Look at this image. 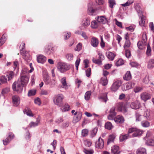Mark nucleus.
Instances as JSON below:
<instances>
[{
	"label": "nucleus",
	"mask_w": 154,
	"mask_h": 154,
	"mask_svg": "<svg viewBox=\"0 0 154 154\" xmlns=\"http://www.w3.org/2000/svg\"><path fill=\"white\" fill-rule=\"evenodd\" d=\"M82 48V44L81 43H79L76 46L75 50L78 51H80Z\"/></svg>",
	"instance_id": "60"
},
{
	"label": "nucleus",
	"mask_w": 154,
	"mask_h": 154,
	"mask_svg": "<svg viewBox=\"0 0 154 154\" xmlns=\"http://www.w3.org/2000/svg\"><path fill=\"white\" fill-rule=\"evenodd\" d=\"M82 117V113L81 112H78L77 116L76 117V122H78L81 119Z\"/></svg>",
	"instance_id": "53"
},
{
	"label": "nucleus",
	"mask_w": 154,
	"mask_h": 154,
	"mask_svg": "<svg viewBox=\"0 0 154 154\" xmlns=\"http://www.w3.org/2000/svg\"><path fill=\"white\" fill-rule=\"evenodd\" d=\"M57 67L61 72H63L68 70L70 68L69 66L64 63L60 62L57 65Z\"/></svg>",
	"instance_id": "1"
},
{
	"label": "nucleus",
	"mask_w": 154,
	"mask_h": 154,
	"mask_svg": "<svg viewBox=\"0 0 154 154\" xmlns=\"http://www.w3.org/2000/svg\"><path fill=\"white\" fill-rule=\"evenodd\" d=\"M61 82L62 84V88L67 89L68 88L69 86L67 84L66 82V77H64L61 79Z\"/></svg>",
	"instance_id": "13"
},
{
	"label": "nucleus",
	"mask_w": 154,
	"mask_h": 154,
	"mask_svg": "<svg viewBox=\"0 0 154 154\" xmlns=\"http://www.w3.org/2000/svg\"><path fill=\"white\" fill-rule=\"evenodd\" d=\"M137 154H147L146 149L143 148L138 149L136 151Z\"/></svg>",
	"instance_id": "28"
},
{
	"label": "nucleus",
	"mask_w": 154,
	"mask_h": 154,
	"mask_svg": "<svg viewBox=\"0 0 154 154\" xmlns=\"http://www.w3.org/2000/svg\"><path fill=\"white\" fill-rule=\"evenodd\" d=\"M143 117V116L141 115L139 113H136V121L142 122L143 120H145Z\"/></svg>",
	"instance_id": "30"
},
{
	"label": "nucleus",
	"mask_w": 154,
	"mask_h": 154,
	"mask_svg": "<svg viewBox=\"0 0 154 154\" xmlns=\"http://www.w3.org/2000/svg\"><path fill=\"white\" fill-rule=\"evenodd\" d=\"M106 55L108 58L111 60H112L116 56L114 54L110 51L106 53Z\"/></svg>",
	"instance_id": "23"
},
{
	"label": "nucleus",
	"mask_w": 154,
	"mask_h": 154,
	"mask_svg": "<svg viewBox=\"0 0 154 154\" xmlns=\"http://www.w3.org/2000/svg\"><path fill=\"white\" fill-rule=\"evenodd\" d=\"M66 57L68 60H71L73 58V55L72 54L69 53L66 54Z\"/></svg>",
	"instance_id": "52"
},
{
	"label": "nucleus",
	"mask_w": 154,
	"mask_h": 154,
	"mask_svg": "<svg viewBox=\"0 0 154 154\" xmlns=\"http://www.w3.org/2000/svg\"><path fill=\"white\" fill-rule=\"evenodd\" d=\"M143 133V131L142 130L137 129L136 128V130L132 134V136L133 137L138 136L141 135Z\"/></svg>",
	"instance_id": "25"
},
{
	"label": "nucleus",
	"mask_w": 154,
	"mask_h": 154,
	"mask_svg": "<svg viewBox=\"0 0 154 154\" xmlns=\"http://www.w3.org/2000/svg\"><path fill=\"white\" fill-rule=\"evenodd\" d=\"M147 120H144L141 122L142 125L143 127H147L150 125V123L149 122L147 121Z\"/></svg>",
	"instance_id": "37"
},
{
	"label": "nucleus",
	"mask_w": 154,
	"mask_h": 154,
	"mask_svg": "<svg viewBox=\"0 0 154 154\" xmlns=\"http://www.w3.org/2000/svg\"><path fill=\"white\" fill-rule=\"evenodd\" d=\"M147 66L149 69H152L154 67V59H151L149 61Z\"/></svg>",
	"instance_id": "29"
},
{
	"label": "nucleus",
	"mask_w": 154,
	"mask_h": 154,
	"mask_svg": "<svg viewBox=\"0 0 154 154\" xmlns=\"http://www.w3.org/2000/svg\"><path fill=\"white\" fill-rule=\"evenodd\" d=\"M92 3H90L88 5V12L89 15H92L95 11L96 9L93 8Z\"/></svg>",
	"instance_id": "16"
},
{
	"label": "nucleus",
	"mask_w": 154,
	"mask_h": 154,
	"mask_svg": "<svg viewBox=\"0 0 154 154\" xmlns=\"http://www.w3.org/2000/svg\"><path fill=\"white\" fill-rule=\"evenodd\" d=\"M125 56L126 57L129 58L131 56V52L129 50L127 49L125 51Z\"/></svg>",
	"instance_id": "63"
},
{
	"label": "nucleus",
	"mask_w": 154,
	"mask_h": 154,
	"mask_svg": "<svg viewBox=\"0 0 154 154\" xmlns=\"http://www.w3.org/2000/svg\"><path fill=\"white\" fill-rule=\"evenodd\" d=\"M23 111L24 114H26L28 116H33V115L32 112L31 110L28 108H26L23 110Z\"/></svg>",
	"instance_id": "27"
},
{
	"label": "nucleus",
	"mask_w": 154,
	"mask_h": 154,
	"mask_svg": "<svg viewBox=\"0 0 154 154\" xmlns=\"http://www.w3.org/2000/svg\"><path fill=\"white\" fill-rule=\"evenodd\" d=\"M84 152L86 154H92L94 153L93 150L92 149L88 150L85 149H84Z\"/></svg>",
	"instance_id": "64"
},
{
	"label": "nucleus",
	"mask_w": 154,
	"mask_h": 154,
	"mask_svg": "<svg viewBox=\"0 0 154 154\" xmlns=\"http://www.w3.org/2000/svg\"><path fill=\"white\" fill-rule=\"evenodd\" d=\"M55 51L52 45H48L46 48V53L48 55H51L54 53Z\"/></svg>",
	"instance_id": "7"
},
{
	"label": "nucleus",
	"mask_w": 154,
	"mask_h": 154,
	"mask_svg": "<svg viewBox=\"0 0 154 154\" xmlns=\"http://www.w3.org/2000/svg\"><path fill=\"white\" fill-rule=\"evenodd\" d=\"M143 90V88L142 87L136 86L134 88V91L136 93L141 91Z\"/></svg>",
	"instance_id": "46"
},
{
	"label": "nucleus",
	"mask_w": 154,
	"mask_h": 154,
	"mask_svg": "<svg viewBox=\"0 0 154 154\" xmlns=\"http://www.w3.org/2000/svg\"><path fill=\"white\" fill-rule=\"evenodd\" d=\"M98 59L100 60H101L102 61V60H104L105 59V57L102 54V53L99 52L98 53Z\"/></svg>",
	"instance_id": "56"
},
{
	"label": "nucleus",
	"mask_w": 154,
	"mask_h": 154,
	"mask_svg": "<svg viewBox=\"0 0 154 154\" xmlns=\"http://www.w3.org/2000/svg\"><path fill=\"white\" fill-rule=\"evenodd\" d=\"M88 130L87 129H83L82 131V135L83 137H85L88 134Z\"/></svg>",
	"instance_id": "50"
},
{
	"label": "nucleus",
	"mask_w": 154,
	"mask_h": 154,
	"mask_svg": "<svg viewBox=\"0 0 154 154\" xmlns=\"http://www.w3.org/2000/svg\"><path fill=\"white\" fill-rule=\"evenodd\" d=\"M151 48L149 44H148L147 45V49L146 52V54L148 56H150L151 55Z\"/></svg>",
	"instance_id": "44"
},
{
	"label": "nucleus",
	"mask_w": 154,
	"mask_h": 154,
	"mask_svg": "<svg viewBox=\"0 0 154 154\" xmlns=\"http://www.w3.org/2000/svg\"><path fill=\"white\" fill-rule=\"evenodd\" d=\"M109 113L116 115V107H113L111 108L109 111Z\"/></svg>",
	"instance_id": "57"
},
{
	"label": "nucleus",
	"mask_w": 154,
	"mask_h": 154,
	"mask_svg": "<svg viewBox=\"0 0 154 154\" xmlns=\"http://www.w3.org/2000/svg\"><path fill=\"white\" fill-rule=\"evenodd\" d=\"M119 147L118 146H114L111 148L112 154H119L120 151L119 150Z\"/></svg>",
	"instance_id": "19"
},
{
	"label": "nucleus",
	"mask_w": 154,
	"mask_h": 154,
	"mask_svg": "<svg viewBox=\"0 0 154 154\" xmlns=\"http://www.w3.org/2000/svg\"><path fill=\"white\" fill-rule=\"evenodd\" d=\"M22 48L20 50V54L22 55L25 56V54H26V56L28 57H29V53L26 52L24 49L25 48V44L23 43L22 45Z\"/></svg>",
	"instance_id": "14"
},
{
	"label": "nucleus",
	"mask_w": 154,
	"mask_h": 154,
	"mask_svg": "<svg viewBox=\"0 0 154 154\" xmlns=\"http://www.w3.org/2000/svg\"><path fill=\"white\" fill-rule=\"evenodd\" d=\"M63 107V111H68L70 109V106L67 103L65 104Z\"/></svg>",
	"instance_id": "58"
},
{
	"label": "nucleus",
	"mask_w": 154,
	"mask_h": 154,
	"mask_svg": "<svg viewBox=\"0 0 154 154\" xmlns=\"http://www.w3.org/2000/svg\"><path fill=\"white\" fill-rule=\"evenodd\" d=\"M140 97L142 100L144 101H146L150 99L151 97L150 94L146 92H144L141 94Z\"/></svg>",
	"instance_id": "8"
},
{
	"label": "nucleus",
	"mask_w": 154,
	"mask_h": 154,
	"mask_svg": "<svg viewBox=\"0 0 154 154\" xmlns=\"http://www.w3.org/2000/svg\"><path fill=\"white\" fill-rule=\"evenodd\" d=\"M109 7L111 8H112L114 5H116L115 2L113 0H109Z\"/></svg>",
	"instance_id": "61"
},
{
	"label": "nucleus",
	"mask_w": 154,
	"mask_h": 154,
	"mask_svg": "<svg viewBox=\"0 0 154 154\" xmlns=\"http://www.w3.org/2000/svg\"><path fill=\"white\" fill-rule=\"evenodd\" d=\"M140 103L137 100L132 103L131 104V107L134 109H137L139 108Z\"/></svg>",
	"instance_id": "20"
},
{
	"label": "nucleus",
	"mask_w": 154,
	"mask_h": 154,
	"mask_svg": "<svg viewBox=\"0 0 154 154\" xmlns=\"http://www.w3.org/2000/svg\"><path fill=\"white\" fill-rule=\"evenodd\" d=\"M122 83V81L120 80H117L113 83L111 86V90L114 91H116L121 85Z\"/></svg>",
	"instance_id": "6"
},
{
	"label": "nucleus",
	"mask_w": 154,
	"mask_h": 154,
	"mask_svg": "<svg viewBox=\"0 0 154 154\" xmlns=\"http://www.w3.org/2000/svg\"><path fill=\"white\" fill-rule=\"evenodd\" d=\"M91 45L94 47H97L99 44V41L97 38L95 37H92L91 40Z\"/></svg>",
	"instance_id": "10"
},
{
	"label": "nucleus",
	"mask_w": 154,
	"mask_h": 154,
	"mask_svg": "<svg viewBox=\"0 0 154 154\" xmlns=\"http://www.w3.org/2000/svg\"><path fill=\"white\" fill-rule=\"evenodd\" d=\"M131 43L130 40L126 41L124 45V48L125 49L128 48L131 46Z\"/></svg>",
	"instance_id": "41"
},
{
	"label": "nucleus",
	"mask_w": 154,
	"mask_h": 154,
	"mask_svg": "<svg viewBox=\"0 0 154 154\" xmlns=\"http://www.w3.org/2000/svg\"><path fill=\"white\" fill-rule=\"evenodd\" d=\"M133 2V1L131 2L130 1L128 0L126 3L122 4H121V5L122 6L124 7L128 6L131 4Z\"/></svg>",
	"instance_id": "54"
},
{
	"label": "nucleus",
	"mask_w": 154,
	"mask_h": 154,
	"mask_svg": "<svg viewBox=\"0 0 154 154\" xmlns=\"http://www.w3.org/2000/svg\"><path fill=\"white\" fill-rule=\"evenodd\" d=\"M6 82L7 78L5 76H2L0 78V85Z\"/></svg>",
	"instance_id": "45"
},
{
	"label": "nucleus",
	"mask_w": 154,
	"mask_h": 154,
	"mask_svg": "<svg viewBox=\"0 0 154 154\" xmlns=\"http://www.w3.org/2000/svg\"><path fill=\"white\" fill-rule=\"evenodd\" d=\"M20 81L14 82L12 85V88L14 91H16L17 93H20L23 89V86Z\"/></svg>",
	"instance_id": "3"
},
{
	"label": "nucleus",
	"mask_w": 154,
	"mask_h": 154,
	"mask_svg": "<svg viewBox=\"0 0 154 154\" xmlns=\"http://www.w3.org/2000/svg\"><path fill=\"white\" fill-rule=\"evenodd\" d=\"M114 121L117 124H122L124 122V119L122 116L118 115L114 119Z\"/></svg>",
	"instance_id": "12"
},
{
	"label": "nucleus",
	"mask_w": 154,
	"mask_h": 154,
	"mask_svg": "<svg viewBox=\"0 0 154 154\" xmlns=\"http://www.w3.org/2000/svg\"><path fill=\"white\" fill-rule=\"evenodd\" d=\"M36 91L35 90H30L29 91L28 93L29 96L34 95L35 94Z\"/></svg>",
	"instance_id": "62"
},
{
	"label": "nucleus",
	"mask_w": 154,
	"mask_h": 154,
	"mask_svg": "<svg viewBox=\"0 0 154 154\" xmlns=\"http://www.w3.org/2000/svg\"><path fill=\"white\" fill-rule=\"evenodd\" d=\"M105 128L109 130H111L113 128V126L110 122H108L105 124Z\"/></svg>",
	"instance_id": "35"
},
{
	"label": "nucleus",
	"mask_w": 154,
	"mask_h": 154,
	"mask_svg": "<svg viewBox=\"0 0 154 154\" xmlns=\"http://www.w3.org/2000/svg\"><path fill=\"white\" fill-rule=\"evenodd\" d=\"M123 78L126 81L130 80L131 78V75L130 71H127L124 75Z\"/></svg>",
	"instance_id": "22"
},
{
	"label": "nucleus",
	"mask_w": 154,
	"mask_h": 154,
	"mask_svg": "<svg viewBox=\"0 0 154 154\" xmlns=\"http://www.w3.org/2000/svg\"><path fill=\"white\" fill-rule=\"evenodd\" d=\"M97 20L99 23L103 24H105L107 22V20L104 16H98L97 17Z\"/></svg>",
	"instance_id": "11"
},
{
	"label": "nucleus",
	"mask_w": 154,
	"mask_h": 154,
	"mask_svg": "<svg viewBox=\"0 0 154 154\" xmlns=\"http://www.w3.org/2000/svg\"><path fill=\"white\" fill-rule=\"evenodd\" d=\"M64 98L63 95L62 94H58L55 96L53 101L56 105L59 106L62 105V101Z\"/></svg>",
	"instance_id": "4"
},
{
	"label": "nucleus",
	"mask_w": 154,
	"mask_h": 154,
	"mask_svg": "<svg viewBox=\"0 0 154 154\" xmlns=\"http://www.w3.org/2000/svg\"><path fill=\"white\" fill-rule=\"evenodd\" d=\"M49 85L51 87H54L57 83L56 81L54 79H51L49 82Z\"/></svg>",
	"instance_id": "43"
},
{
	"label": "nucleus",
	"mask_w": 154,
	"mask_h": 154,
	"mask_svg": "<svg viewBox=\"0 0 154 154\" xmlns=\"http://www.w3.org/2000/svg\"><path fill=\"white\" fill-rule=\"evenodd\" d=\"M135 84L133 82H128L124 85V90L125 91L128 90L130 88H132L134 87Z\"/></svg>",
	"instance_id": "17"
},
{
	"label": "nucleus",
	"mask_w": 154,
	"mask_h": 154,
	"mask_svg": "<svg viewBox=\"0 0 154 154\" xmlns=\"http://www.w3.org/2000/svg\"><path fill=\"white\" fill-rule=\"evenodd\" d=\"M14 75V73L12 71H10L7 75L8 80L11 79Z\"/></svg>",
	"instance_id": "47"
},
{
	"label": "nucleus",
	"mask_w": 154,
	"mask_h": 154,
	"mask_svg": "<svg viewBox=\"0 0 154 154\" xmlns=\"http://www.w3.org/2000/svg\"><path fill=\"white\" fill-rule=\"evenodd\" d=\"M115 137L116 136L114 134H112L110 135L109 136L107 141V143L108 145L112 142H113Z\"/></svg>",
	"instance_id": "31"
},
{
	"label": "nucleus",
	"mask_w": 154,
	"mask_h": 154,
	"mask_svg": "<svg viewBox=\"0 0 154 154\" xmlns=\"http://www.w3.org/2000/svg\"><path fill=\"white\" fill-rule=\"evenodd\" d=\"M98 98L101 101L104 102L105 103H106L108 100L106 94H105L103 96L99 97Z\"/></svg>",
	"instance_id": "34"
},
{
	"label": "nucleus",
	"mask_w": 154,
	"mask_h": 154,
	"mask_svg": "<svg viewBox=\"0 0 154 154\" xmlns=\"http://www.w3.org/2000/svg\"><path fill=\"white\" fill-rule=\"evenodd\" d=\"M91 92L90 91H88L85 94V98L86 100H88L90 98L91 95Z\"/></svg>",
	"instance_id": "48"
},
{
	"label": "nucleus",
	"mask_w": 154,
	"mask_h": 154,
	"mask_svg": "<svg viewBox=\"0 0 154 154\" xmlns=\"http://www.w3.org/2000/svg\"><path fill=\"white\" fill-rule=\"evenodd\" d=\"M97 131V127L93 129L91 131L90 137L91 138L94 137L96 135Z\"/></svg>",
	"instance_id": "32"
},
{
	"label": "nucleus",
	"mask_w": 154,
	"mask_h": 154,
	"mask_svg": "<svg viewBox=\"0 0 154 154\" xmlns=\"http://www.w3.org/2000/svg\"><path fill=\"white\" fill-rule=\"evenodd\" d=\"M137 45L138 48L142 50L145 48V45L142 41H139Z\"/></svg>",
	"instance_id": "38"
},
{
	"label": "nucleus",
	"mask_w": 154,
	"mask_h": 154,
	"mask_svg": "<svg viewBox=\"0 0 154 154\" xmlns=\"http://www.w3.org/2000/svg\"><path fill=\"white\" fill-rule=\"evenodd\" d=\"M43 79L46 85H48L49 84V82L51 79L47 73H46L43 75Z\"/></svg>",
	"instance_id": "21"
},
{
	"label": "nucleus",
	"mask_w": 154,
	"mask_h": 154,
	"mask_svg": "<svg viewBox=\"0 0 154 154\" xmlns=\"http://www.w3.org/2000/svg\"><path fill=\"white\" fill-rule=\"evenodd\" d=\"M12 99L13 104L15 106H17L20 103V99L19 97L17 95H14L12 97Z\"/></svg>",
	"instance_id": "9"
},
{
	"label": "nucleus",
	"mask_w": 154,
	"mask_h": 154,
	"mask_svg": "<svg viewBox=\"0 0 154 154\" xmlns=\"http://www.w3.org/2000/svg\"><path fill=\"white\" fill-rule=\"evenodd\" d=\"M46 60V57L42 55H39L37 56V61L39 63H43Z\"/></svg>",
	"instance_id": "15"
},
{
	"label": "nucleus",
	"mask_w": 154,
	"mask_h": 154,
	"mask_svg": "<svg viewBox=\"0 0 154 154\" xmlns=\"http://www.w3.org/2000/svg\"><path fill=\"white\" fill-rule=\"evenodd\" d=\"M64 39H68L71 36V33L70 32H68L67 33H64Z\"/></svg>",
	"instance_id": "59"
},
{
	"label": "nucleus",
	"mask_w": 154,
	"mask_h": 154,
	"mask_svg": "<svg viewBox=\"0 0 154 154\" xmlns=\"http://www.w3.org/2000/svg\"><path fill=\"white\" fill-rule=\"evenodd\" d=\"M146 144L148 145L154 146V137L147 140Z\"/></svg>",
	"instance_id": "33"
},
{
	"label": "nucleus",
	"mask_w": 154,
	"mask_h": 154,
	"mask_svg": "<svg viewBox=\"0 0 154 154\" xmlns=\"http://www.w3.org/2000/svg\"><path fill=\"white\" fill-rule=\"evenodd\" d=\"M116 115L109 113L107 116L108 119L110 120H114Z\"/></svg>",
	"instance_id": "42"
},
{
	"label": "nucleus",
	"mask_w": 154,
	"mask_h": 154,
	"mask_svg": "<svg viewBox=\"0 0 154 154\" xmlns=\"http://www.w3.org/2000/svg\"><path fill=\"white\" fill-rule=\"evenodd\" d=\"M143 116L144 119L148 120L149 116V111L147 110L145 111Z\"/></svg>",
	"instance_id": "40"
},
{
	"label": "nucleus",
	"mask_w": 154,
	"mask_h": 154,
	"mask_svg": "<svg viewBox=\"0 0 154 154\" xmlns=\"http://www.w3.org/2000/svg\"><path fill=\"white\" fill-rule=\"evenodd\" d=\"M117 107V109L119 111L122 112L124 113L126 112L127 111L125 104L122 102L118 103Z\"/></svg>",
	"instance_id": "5"
},
{
	"label": "nucleus",
	"mask_w": 154,
	"mask_h": 154,
	"mask_svg": "<svg viewBox=\"0 0 154 154\" xmlns=\"http://www.w3.org/2000/svg\"><path fill=\"white\" fill-rule=\"evenodd\" d=\"M130 137L128 134H122L120 136V140L121 142H122L125 140L128 139Z\"/></svg>",
	"instance_id": "26"
},
{
	"label": "nucleus",
	"mask_w": 154,
	"mask_h": 154,
	"mask_svg": "<svg viewBox=\"0 0 154 154\" xmlns=\"http://www.w3.org/2000/svg\"><path fill=\"white\" fill-rule=\"evenodd\" d=\"M90 24V21L88 19H87L85 20L84 23H83L82 25L87 26H89Z\"/></svg>",
	"instance_id": "55"
},
{
	"label": "nucleus",
	"mask_w": 154,
	"mask_h": 154,
	"mask_svg": "<svg viewBox=\"0 0 154 154\" xmlns=\"http://www.w3.org/2000/svg\"><path fill=\"white\" fill-rule=\"evenodd\" d=\"M145 23V17L143 14H142V16H140L139 20V25L141 26H144Z\"/></svg>",
	"instance_id": "24"
},
{
	"label": "nucleus",
	"mask_w": 154,
	"mask_h": 154,
	"mask_svg": "<svg viewBox=\"0 0 154 154\" xmlns=\"http://www.w3.org/2000/svg\"><path fill=\"white\" fill-rule=\"evenodd\" d=\"M101 82L103 86H105L107 85L108 81L106 77L102 78L101 79Z\"/></svg>",
	"instance_id": "36"
},
{
	"label": "nucleus",
	"mask_w": 154,
	"mask_h": 154,
	"mask_svg": "<svg viewBox=\"0 0 154 154\" xmlns=\"http://www.w3.org/2000/svg\"><path fill=\"white\" fill-rule=\"evenodd\" d=\"M124 61L122 59H119L116 62V64L117 66H119L124 64Z\"/></svg>",
	"instance_id": "49"
},
{
	"label": "nucleus",
	"mask_w": 154,
	"mask_h": 154,
	"mask_svg": "<svg viewBox=\"0 0 154 154\" xmlns=\"http://www.w3.org/2000/svg\"><path fill=\"white\" fill-rule=\"evenodd\" d=\"M96 147L99 148H102L104 146V142L103 140L99 137L98 141L96 143Z\"/></svg>",
	"instance_id": "18"
},
{
	"label": "nucleus",
	"mask_w": 154,
	"mask_h": 154,
	"mask_svg": "<svg viewBox=\"0 0 154 154\" xmlns=\"http://www.w3.org/2000/svg\"><path fill=\"white\" fill-rule=\"evenodd\" d=\"M29 74L24 72H22L20 77V82L21 84L24 86H26L28 83L29 79Z\"/></svg>",
	"instance_id": "2"
},
{
	"label": "nucleus",
	"mask_w": 154,
	"mask_h": 154,
	"mask_svg": "<svg viewBox=\"0 0 154 154\" xmlns=\"http://www.w3.org/2000/svg\"><path fill=\"white\" fill-rule=\"evenodd\" d=\"M92 61L93 63L99 65L102 64V61L99 59H95L93 58L92 59Z\"/></svg>",
	"instance_id": "51"
},
{
	"label": "nucleus",
	"mask_w": 154,
	"mask_h": 154,
	"mask_svg": "<svg viewBox=\"0 0 154 154\" xmlns=\"http://www.w3.org/2000/svg\"><path fill=\"white\" fill-rule=\"evenodd\" d=\"M98 26V23L96 20H93L91 23V27L92 28H96Z\"/></svg>",
	"instance_id": "39"
}]
</instances>
